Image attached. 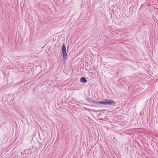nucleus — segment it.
<instances>
[{"label": "nucleus", "instance_id": "1", "mask_svg": "<svg viewBox=\"0 0 158 158\" xmlns=\"http://www.w3.org/2000/svg\"><path fill=\"white\" fill-rule=\"evenodd\" d=\"M98 103L104 105H112L115 103V102L113 101L110 99L102 101L99 102Z\"/></svg>", "mask_w": 158, "mask_h": 158}, {"label": "nucleus", "instance_id": "2", "mask_svg": "<svg viewBox=\"0 0 158 158\" xmlns=\"http://www.w3.org/2000/svg\"><path fill=\"white\" fill-rule=\"evenodd\" d=\"M61 50L62 53L63 59L66 60L68 58L67 54L66 52V50L65 45V44L64 43L62 44Z\"/></svg>", "mask_w": 158, "mask_h": 158}, {"label": "nucleus", "instance_id": "3", "mask_svg": "<svg viewBox=\"0 0 158 158\" xmlns=\"http://www.w3.org/2000/svg\"><path fill=\"white\" fill-rule=\"evenodd\" d=\"M80 81L82 83H85L87 80L85 77H82L81 78Z\"/></svg>", "mask_w": 158, "mask_h": 158}]
</instances>
